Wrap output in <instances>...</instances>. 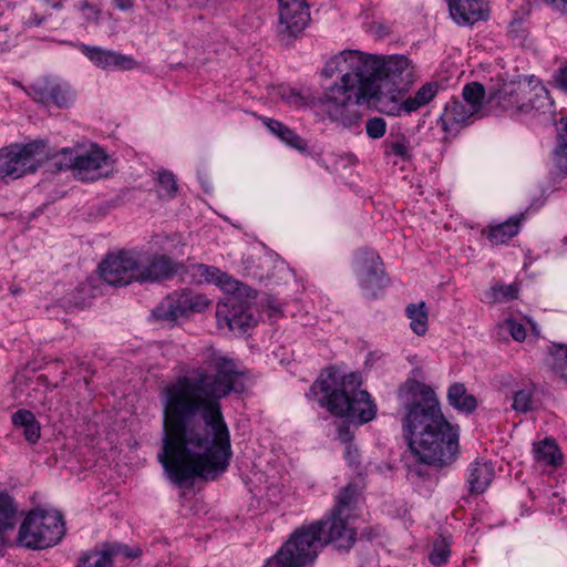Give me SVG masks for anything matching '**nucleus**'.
Masks as SVG:
<instances>
[{
  "label": "nucleus",
  "instance_id": "nucleus-11",
  "mask_svg": "<svg viewBox=\"0 0 567 567\" xmlns=\"http://www.w3.org/2000/svg\"><path fill=\"white\" fill-rule=\"evenodd\" d=\"M256 291L245 285H238L236 291L224 298L217 305V317H223L229 329H245L254 323V318L247 313V300L255 299Z\"/></svg>",
  "mask_w": 567,
  "mask_h": 567
},
{
  "label": "nucleus",
  "instance_id": "nucleus-38",
  "mask_svg": "<svg viewBox=\"0 0 567 567\" xmlns=\"http://www.w3.org/2000/svg\"><path fill=\"white\" fill-rule=\"evenodd\" d=\"M499 332H508L514 340L524 341L526 337L525 328L522 323L513 319H506L498 324Z\"/></svg>",
  "mask_w": 567,
  "mask_h": 567
},
{
  "label": "nucleus",
  "instance_id": "nucleus-31",
  "mask_svg": "<svg viewBox=\"0 0 567 567\" xmlns=\"http://www.w3.org/2000/svg\"><path fill=\"white\" fill-rule=\"evenodd\" d=\"M534 76H530L528 81L529 87V97L528 103L529 106H550L554 104V101L549 96L548 90L540 83L532 86Z\"/></svg>",
  "mask_w": 567,
  "mask_h": 567
},
{
  "label": "nucleus",
  "instance_id": "nucleus-6",
  "mask_svg": "<svg viewBox=\"0 0 567 567\" xmlns=\"http://www.w3.org/2000/svg\"><path fill=\"white\" fill-rule=\"evenodd\" d=\"M322 547L320 526L310 524L297 529L265 567H305L317 558Z\"/></svg>",
  "mask_w": 567,
  "mask_h": 567
},
{
  "label": "nucleus",
  "instance_id": "nucleus-32",
  "mask_svg": "<svg viewBox=\"0 0 567 567\" xmlns=\"http://www.w3.org/2000/svg\"><path fill=\"white\" fill-rule=\"evenodd\" d=\"M534 393L530 388L517 390L513 393L512 409L519 413H527L534 410Z\"/></svg>",
  "mask_w": 567,
  "mask_h": 567
},
{
  "label": "nucleus",
  "instance_id": "nucleus-10",
  "mask_svg": "<svg viewBox=\"0 0 567 567\" xmlns=\"http://www.w3.org/2000/svg\"><path fill=\"white\" fill-rule=\"evenodd\" d=\"M209 306L204 295L183 290L165 297L153 310L156 320L176 322L181 318H187L194 312H202Z\"/></svg>",
  "mask_w": 567,
  "mask_h": 567
},
{
  "label": "nucleus",
  "instance_id": "nucleus-48",
  "mask_svg": "<svg viewBox=\"0 0 567 567\" xmlns=\"http://www.w3.org/2000/svg\"><path fill=\"white\" fill-rule=\"evenodd\" d=\"M547 3L551 4L555 9L563 13H567V0H546Z\"/></svg>",
  "mask_w": 567,
  "mask_h": 567
},
{
  "label": "nucleus",
  "instance_id": "nucleus-24",
  "mask_svg": "<svg viewBox=\"0 0 567 567\" xmlns=\"http://www.w3.org/2000/svg\"><path fill=\"white\" fill-rule=\"evenodd\" d=\"M535 460L546 465L557 466L561 463L563 455L551 439H545L534 445Z\"/></svg>",
  "mask_w": 567,
  "mask_h": 567
},
{
  "label": "nucleus",
  "instance_id": "nucleus-19",
  "mask_svg": "<svg viewBox=\"0 0 567 567\" xmlns=\"http://www.w3.org/2000/svg\"><path fill=\"white\" fill-rule=\"evenodd\" d=\"M11 422L14 427L23 430L25 441L34 444L41 436V426L35 415L24 409H20L11 415Z\"/></svg>",
  "mask_w": 567,
  "mask_h": 567
},
{
  "label": "nucleus",
  "instance_id": "nucleus-13",
  "mask_svg": "<svg viewBox=\"0 0 567 567\" xmlns=\"http://www.w3.org/2000/svg\"><path fill=\"white\" fill-rule=\"evenodd\" d=\"M30 90L29 94L39 103L63 106L64 104L75 102V92L71 86L56 79H39L31 85Z\"/></svg>",
  "mask_w": 567,
  "mask_h": 567
},
{
  "label": "nucleus",
  "instance_id": "nucleus-15",
  "mask_svg": "<svg viewBox=\"0 0 567 567\" xmlns=\"http://www.w3.org/2000/svg\"><path fill=\"white\" fill-rule=\"evenodd\" d=\"M449 10L457 24H473L488 17L484 0H449Z\"/></svg>",
  "mask_w": 567,
  "mask_h": 567
},
{
  "label": "nucleus",
  "instance_id": "nucleus-18",
  "mask_svg": "<svg viewBox=\"0 0 567 567\" xmlns=\"http://www.w3.org/2000/svg\"><path fill=\"white\" fill-rule=\"evenodd\" d=\"M482 109H444L440 123L444 131H453L472 123V118L481 117Z\"/></svg>",
  "mask_w": 567,
  "mask_h": 567
},
{
  "label": "nucleus",
  "instance_id": "nucleus-50",
  "mask_svg": "<svg viewBox=\"0 0 567 567\" xmlns=\"http://www.w3.org/2000/svg\"><path fill=\"white\" fill-rule=\"evenodd\" d=\"M37 382L38 384L40 385H43L45 388H56L58 386V383H54V384H51L48 380V377L47 375H40L38 379H37Z\"/></svg>",
  "mask_w": 567,
  "mask_h": 567
},
{
  "label": "nucleus",
  "instance_id": "nucleus-54",
  "mask_svg": "<svg viewBox=\"0 0 567 567\" xmlns=\"http://www.w3.org/2000/svg\"><path fill=\"white\" fill-rule=\"evenodd\" d=\"M48 410H52L53 409V404L51 403V401H48L47 399H44L43 403H42Z\"/></svg>",
  "mask_w": 567,
  "mask_h": 567
},
{
  "label": "nucleus",
  "instance_id": "nucleus-51",
  "mask_svg": "<svg viewBox=\"0 0 567 567\" xmlns=\"http://www.w3.org/2000/svg\"><path fill=\"white\" fill-rule=\"evenodd\" d=\"M305 0H278L279 8L289 6L291 8L292 3H302Z\"/></svg>",
  "mask_w": 567,
  "mask_h": 567
},
{
  "label": "nucleus",
  "instance_id": "nucleus-37",
  "mask_svg": "<svg viewBox=\"0 0 567 567\" xmlns=\"http://www.w3.org/2000/svg\"><path fill=\"white\" fill-rule=\"evenodd\" d=\"M449 543L445 538H440L434 543L433 551L431 553L430 560L433 565H442L447 561L450 556Z\"/></svg>",
  "mask_w": 567,
  "mask_h": 567
},
{
  "label": "nucleus",
  "instance_id": "nucleus-8",
  "mask_svg": "<svg viewBox=\"0 0 567 567\" xmlns=\"http://www.w3.org/2000/svg\"><path fill=\"white\" fill-rule=\"evenodd\" d=\"M54 165L60 171L72 169L81 181L93 182L109 175L107 156L96 146L83 153L63 148L61 154L54 157Z\"/></svg>",
  "mask_w": 567,
  "mask_h": 567
},
{
  "label": "nucleus",
  "instance_id": "nucleus-43",
  "mask_svg": "<svg viewBox=\"0 0 567 567\" xmlns=\"http://www.w3.org/2000/svg\"><path fill=\"white\" fill-rule=\"evenodd\" d=\"M30 378L24 372H19L13 379L12 396L14 400H21L29 386Z\"/></svg>",
  "mask_w": 567,
  "mask_h": 567
},
{
  "label": "nucleus",
  "instance_id": "nucleus-57",
  "mask_svg": "<svg viewBox=\"0 0 567 567\" xmlns=\"http://www.w3.org/2000/svg\"><path fill=\"white\" fill-rule=\"evenodd\" d=\"M62 374H63V375H62V380H65V377H66L68 372H66V371H63V373H62Z\"/></svg>",
  "mask_w": 567,
  "mask_h": 567
},
{
  "label": "nucleus",
  "instance_id": "nucleus-42",
  "mask_svg": "<svg viewBox=\"0 0 567 567\" xmlns=\"http://www.w3.org/2000/svg\"><path fill=\"white\" fill-rule=\"evenodd\" d=\"M385 121L381 117H372L367 122V133L371 138H380L385 133Z\"/></svg>",
  "mask_w": 567,
  "mask_h": 567
},
{
  "label": "nucleus",
  "instance_id": "nucleus-59",
  "mask_svg": "<svg viewBox=\"0 0 567 567\" xmlns=\"http://www.w3.org/2000/svg\"><path fill=\"white\" fill-rule=\"evenodd\" d=\"M188 1H189L190 4L195 3V1H193V0H188Z\"/></svg>",
  "mask_w": 567,
  "mask_h": 567
},
{
  "label": "nucleus",
  "instance_id": "nucleus-23",
  "mask_svg": "<svg viewBox=\"0 0 567 567\" xmlns=\"http://www.w3.org/2000/svg\"><path fill=\"white\" fill-rule=\"evenodd\" d=\"M405 315L410 319V328L417 336H424L427 331L429 315L424 301L410 303L405 308Z\"/></svg>",
  "mask_w": 567,
  "mask_h": 567
},
{
  "label": "nucleus",
  "instance_id": "nucleus-26",
  "mask_svg": "<svg viewBox=\"0 0 567 567\" xmlns=\"http://www.w3.org/2000/svg\"><path fill=\"white\" fill-rule=\"evenodd\" d=\"M17 505L13 498L4 492H0V526L2 529L12 530L17 524Z\"/></svg>",
  "mask_w": 567,
  "mask_h": 567
},
{
  "label": "nucleus",
  "instance_id": "nucleus-56",
  "mask_svg": "<svg viewBox=\"0 0 567 567\" xmlns=\"http://www.w3.org/2000/svg\"><path fill=\"white\" fill-rule=\"evenodd\" d=\"M389 115H399V112H388Z\"/></svg>",
  "mask_w": 567,
  "mask_h": 567
},
{
  "label": "nucleus",
  "instance_id": "nucleus-45",
  "mask_svg": "<svg viewBox=\"0 0 567 567\" xmlns=\"http://www.w3.org/2000/svg\"><path fill=\"white\" fill-rule=\"evenodd\" d=\"M557 87L567 93V66L559 69L555 75Z\"/></svg>",
  "mask_w": 567,
  "mask_h": 567
},
{
  "label": "nucleus",
  "instance_id": "nucleus-52",
  "mask_svg": "<svg viewBox=\"0 0 567 567\" xmlns=\"http://www.w3.org/2000/svg\"><path fill=\"white\" fill-rule=\"evenodd\" d=\"M48 3L51 4L53 9H59L62 7V0H45Z\"/></svg>",
  "mask_w": 567,
  "mask_h": 567
},
{
  "label": "nucleus",
  "instance_id": "nucleus-7",
  "mask_svg": "<svg viewBox=\"0 0 567 567\" xmlns=\"http://www.w3.org/2000/svg\"><path fill=\"white\" fill-rule=\"evenodd\" d=\"M64 534V524L59 512L32 511L22 522L18 543L32 549L55 545Z\"/></svg>",
  "mask_w": 567,
  "mask_h": 567
},
{
  "label": "nucleus",
  "instance_id": "nucleus-34",
  "mask_svg": "<svg viewBox=\"0 0 567 567\" xmlns=\"http://www.w3.org/2000/svg\"><path fill=\"white\" fill-rule=\"evenodd\" d=\"M518 287L516 284L512 285H495L491 289V298L494 302H504L517 298Z\"/></svg>",
  "mask_w": 567,
  "mask_h": 567
},
{
  "label": "nucleus",
  "instance_id": "nucleus-55",
  "mask_svg": "<svg viewBox=\"0 0 567 567\" xmlns=\"http://www.w3.org/2000/svg\"><path fill=\"white\" fill-rule=\"evenodd\" d=\"M85 8H87V9H90V10L94 11V13H95V14H97V13H99V11L94 10V9H93V7H92V6H90V4H87V3H85Z\"/></svg>",
  "mask_w": 567,
  "mask_h": 567
},
{
  "label": "nucleus",
  "instance_id": "nucleus-47",
  "mask_svg": "<svg viewBox=\"0 0 567 567\" xmlns=\"http://www.w3.org/2000/svg\"><path fill=\"white\" fill-rule=\"evenodd\" d=\"M113 3L116 9L121 11H127L133 8L134 0H113Z\"/></svg>",
  "mask_w": 567,
  "mask_h": 567
},
{
  "label": "nucleus",
  "instance_id": "nucleus-49",
  "mask_svg": "<svg viewBox=\"0 0 567 567\" xmlns=\"http://www.w3.org/2000/svg\"><path fill=\"white\" fill-rule=\"evenodd\" d=\"M563 124L561 128H559V140L567 141V116L560 120Z\"/></svg>",
  "mask_w": 567,
  "mask_h": 567
},
{
  "label": "nucleus",
  "instance_id": "nucleus-33",
  "mask_svg": "<svg viewBox=\"0 0 567 567\" xmlns=\"http://www.w3.org/2000/svg\"><path fill=\"white\" fill-rule=\"evenodd\" d=\"M551 367L564 380L567 381V348L554 346L551 351Z\"/></svg>",
  "mask_w": 567,
  "mask_h": 567
},
{
  "label": "nucleus",
  "instance_id": "nucleus-21",
  "mask_svg": "<svg viewBox=\"0 0 567 567\" xmlns=\"http://www.w3.org/2000/svg\"><path fill=\"white\" fill-rule=\"evenodd\" d=\"M462 96L470 106H483L484 102L492 103L498 96V92H486L482 83L473 81L464 85Z\"/></svg>",
  "mask_w": 567,
  "mask_h": 567
},
{
  "label": "nucleus",
  "instance_id": "nucleus-28",
  "mask_svg": "<svg viewBox=\"0 0 567 567\" xmlns=\"http://www.w3.org/2000/svg\"><path fill=\"white\" fill-rule=\"evenodd\" d=\"M97 296V288L92 281L81 284L68 299L69 306L83 309L87 306L90 299Z\"/></svg>",
  "mask_w": 567,
  "mask_h": 567
},
{
  "label": "nucleus",
  "instance_id": "nucleus-14",
  "mask_svg": "<svg viewBox=\"0 0 567 567\" xmlns=\"http://www.w3.org/2000/svg\"><path fill=\"white\" fill-rule=\"evenodd\" d=\"M310 12L306 2L279 8V32L289 38L297 37L309 23Z\"/></svg>",
  "mask_w": 567,
  "mask_h": 567
},
{
  "label": "nucleus",
  "instance_id": "nucleus-44",
  "mask_svg": "<svg viewBox=\"0 0 567 567\" xmlns=\"http://www.w3.org/2000/svg\"><path fill=\"white\" fill-rule=\"evenodd\" d=\"M218 272H219L218 269L214 268V267H208V266H205V265H198L197 266V274L200 277H204L205 280H207V281H212V280L217 279Z\"/></svg>",
  "mask_w": 567,
  "mask_h": 567
},
{
  "label": "nucleus",
  "instance_id": "nucleus-4",
  "mask_svg": "<svg viewBox=\"0 0 567 567\" xmlns=\"http://www.w3.org/2000/svg\"><path fill=\"white\" fill-rule=\"evenodd\" d=\"M104 282L122 287L137 282L164 280L177 271V265L166 255L148 257L144 252L122 250L109 255L99 266Z\"/></svg>",
  "mask_w": 567,
  "mask_h": 567
},
{
  "label": "nucleus",
  "instance_id": "nucleus-16",
  "mask_svg": "<svg viewBox=\"0 0 567 567\" xmlns=\"http://www.w3.org/2000/svg\"><path fill=\"white\" fill-rule=\"evenodd\" d=\"M359 275L362 288L371 298L377 297L378 290L383 288L388 281L380 258L372 252L364 258Z\"/></svg>",
  "mask_w": 567,
  "mask_h": 567
},
{
  "label": "nucleus",
  "instance_id": "nucleus-12",
  "mask_svg": "<svg viewBox=\"0 0 567 567\" xmlns=\"http://www.w3.org/2000/svg\"><path fill=\"white\" fill-rule=\"evenodd\" d=\"M320 526V536L326 545H333L337 549L349 550L355 543V527L352 518L331 513L327 519L316 522Z\"/></svg>",
  "mask_w": 567,
  "mask_h": 567
},
{
  "label": "nucleus",
  "instance_id": "nucleus-53",
  "mask_svg": "<svg viewBox=\"0 0 567 567\" xmlns=\"http://www.w3.org/2000/svg\"><path fill=\"white\" fill-rule=\"evenodd\" d=\"M340 437H341L343 441L349 440V439H350V436H349V432H348V431H344V432H343L342 430H340Z\"/></svg>",
  "mask_w": 567,
  "mask_h": 567
},
{
  "label": "nucleus",
  "instance_id": "nucleus-29",
  "mask_svg": "<svg viewBox=\"0 0 567 567\" xmlns=\"http://www.w3.org/2000/svg\"><path fill=\"white\" fill-rule=\"evenodd\" d=\"M357 491L349 484L342 488L337 497V503L331 513L343 515L351 518V513L354 507Z\"/></svg>",
  "mask_w": 567,
  "mask_h": 567
},
{
  "label": "nucleus",
  "instance_id": "nucleus-40",
  "mask_svg": "<svg viewBox=\"0 0 567 567\" xmlns=\"http://www.w3.org/2000/svg\"><path fill=\"white\" fill-rule=\"evenodd\" d=\"M346 109H331L329 116L333 121H339L346 127H352L358 123V115L355 113L351 115H344Z\"/></svg>",
  "mask_w": 567,
  "mask_h": 567
},
{
  "label": "nucleus",
  "instance_id": "nucleus-36",
  "mask_svg": "<svg viewBox=\"0 0 567 567\" xmlns=\"http://www.w3.org/2000/svg\"><path fill=\"white\" fill-rule=\"evenodd\" d=\"M157 183L164 190V196L173 197L177 192V184L175 176L167 169L157 172Z\"/></svg>",
  "mask_w": 567,
  "mask_h": 567
},
{
  "label": "nucleus",
  "instance_id": "nucleus-1",
  "mask_svg": "<svg viewBox=\"0 0 567 567\" xmlns=\"http://www.w3.org/2000/svg\"><path fill=\"white\" fill-rule=\"evenodd\" d=\"M215 375L197 371L162 392L163 434L157 454L168 478L182 486L195 478L215 480L231 457L230 434L219 400L243 391L233 361L213 358Z\"/></svg>",
  "mask_w": 567,
  "mask_h": 567
},
{
  "label": "nucleus",
  "instance_id": "nucleus-39",
  "mask_svg": "<svg viewBox=\"0 0 567 567\" xmlns=\"http://www.w3.org/2000/svg\"><path fill=\"white\" fill-rule=\"evenodd\" d=\"M553 161L560 172L567 174V141L560 140L558 147L554 151Z\"/></svg>",
  "mask_w": 567,
  "mask_h": 567
},
{
  "label": "nucleus",
  "instance_id": "nucleus-46",
  "mask_svg": "<svg viewBox=\"0 0 567 567\" xmlns=\"http://www.w3.org/2000/svg\"><path fill=\"white\" fill-rule=\"evenodd\" d=\"M265 123L269 127V130L277 136H279L281 134V132L287 127L282 123L270 120V118H268Z\"/></svg>",
  "mask_w": 567,
  "mask_h": 567
},
{
  "label": "nucleus",
  "instance_id": "nucleus-41",
  "mask_svg": "<svg viewBox=\"0 0 567 567\" xmlns=\"http://www.w3.org/2000/svg\"><path fill=\"white\" fill-rule=\"evenodd\" d=\"M279 137L285 142L287 143L288 145H290L291 147L300 151V152H303L306 151L307 148V144L305 143V141L298 136L293 131H291L290 128L286 127L281 134L279 135Z\"/></svg>",
  "mask_w": 567,
  "mask_h": 567
},
{
  "label": "nucleus",
  "instance_id": "nucleus-3",
  "mask_svg": "<svg viewBox=\"0 0 567 567\" xmlns=\"http://www.w3.org/2000/svg\"><path fill=\"white\" fill-rule=\"evenodd\" d=\"M399 401L405 410L404 436L416 461L440 468L451 465L458 453V432L443 415L434 391L409 380L399 389Z\"/></svg>",
  "mask_w": 567,
  "mask_h": 567
},
{
  "label": "nucleus",
  "instance_id": "nucleus-58",
  "mask_svg": "<svg viewBox=\"0 0 567 567\" xmlns=\"http://www.w3.org/2000/svg\"><path fill=\"white\" fill-rule=\"evenodd\" d=\"M408 113L411 112L413 109L412 107H409V109H404Z\"/></svg>",
  "mask_w": 567,
  "mask_h": 567
},
{
  "label": "nucleus",
  "instance_id": "nucleus-35",
  "mask_svg": "<svg viewBox=\"0 0 567 567\" xmlns=\"http://www.w3.org/2000/svg\"><path fill=\"white\" fill-rule=\"evenodd\" d=\"M111 559L114 557H124L126 559H134L141 556L142 549L140 547L130 548L126 545L114 544V545H104Z\"/></svg>",
  "mask_w": 567,
  "mask_h": 567
},
{
  "label": "nucleus",
  "instance_id": "nucleus-22",
  "mask_svg": "<svg viewBox=\"0 0 567 567\" xmlns=\"http://www.w3.org/2000/svg\"><path fill=\"white\" fill-rule=\"evenodd\" d=\"M520 217H511L508 220L496 226H489L487 237L494 245L507 243L518 234Z\"/></svg>",
  "mask_w": 567,
  "mask_h": 567
},
{
  "label": "nucleus",
  "instance_id": "nucleus-9",
  "mask_svg": "<svg viewBox=\"0 0 567 567\" xmlns=\"http://www.w3.org/2000/svg\"><path fill=\"white\" fill-rule=\"evenodd\" d=\"M49 154L43 142H31L0 150V166L6 177L19 178L33 173L47 161Z\"/></svg>",
  "mask_w": 567,
  "mask_h": 567
},
{
  "label": "nucleus",
  "instance_id": "nucleus-25",
  "mask_svg": "<svg viewBox=\"0 0 567 567\" xmlns=\"http://www.w3.org/2000/svg\"><path fill=\"white\" fill-rule=\"evenodd\" d=\"M447 399L452 406L471 412L476 408V400L473 395L467 394L462 383H454L449 388Z\"/></svg>",
  "mask_w": 567,
  "mask_h": 567
},
{
  "label": "nucleus",
  "instance_id": "nucleus-5",
  "mask_svg": "<svg viewBox=\"0 0 567 567\" xmlns=\"http://www.w3.org/2000/svg\"><path fill=\"white\" fill-rule=\"evenodd\" d=\"M361 377L349 373L341 377L334 368L327 370V375L316 381L313 388L324 393L327 409L337 416H347L360 424L371 421L375 416V405L370 394L360 390Z\"/></svg>",
  "mask_w": 567,
  "mask_h": 567
},
{
  "label": "nucleus",
  "instance_id": "nucleus-2",
  "mask_svg": "<svg viewBox=\"0 0 567 567\" xmlns=\"http://www.w3.org/2000/svg\"><path fill=\"white\" fill-rule=\"evenodd\" d=\"M321 74L328 79L341 75V79L326 87L320 97H316L308 87L298 90L284 84L270 86L267 102L300 106L317 103L330 106H423L433 100L439 90L436 82H430L421 86L414 96L409 95L413 72L405 55L384 58L344 50L326 62Z\"/></svg>",
  "mask_w": 567,
  "mask_h": 567
},
{
  "label": "nucleus",
  "instance_id": "nucleus-30",
  "mask_svg": "<svg viewBox=\"0 0 567 567\" xmlns=\"http://www.w3.org/2000/svg\"><path fill=\"white\" fill-rule=\"evenodd\" d=\"M383 146L384 155L386 157L398 156L403 161L411 159V146L404 136H396L394 138L386 140Z\"/></svg>",
  "mask_w": 567,
  "mask_h": 567
},
{
  "label": "nucleus",
  "instance_id": "nucleus-20",
  "mask_svg": "<svg viewBox=\"0 0 567 567\" xmlns=\"http://www.w3.org/2000/svg\"><path fill=\"white\" fill-rule=\"evenodd\" d=\"M494 477V467L491 463L476 461L471 465L468 476L470 491L472 493H483L491 484Z\"/></svg>",
  "mask_w": 567,
  "mask_h": 567
},
{
  "label": "nucleus",
  "instance_id": "nucleus-27",
  "mask_svg": "<svg viewBox=\"0 0 567 567\" xmlns=\"http://www.w3.org/2000/svg\"><path fill=\"white\" fill-rule=\"evenodd\" d=\"M76 567H113V561L103 546L101 549L84 553L79 558Z\"/></svg>",
  "mask_w": 567,
  "mask_h": 567
},
{
  "label": "nucleus",
  "instance_id": "nucleus-17",
  "mask_svg": "<svg viewBox=\"0 0 567 567\" xmlns=\"http://www.w3.org/2000/svg\"><path fill=\"white\" fill-rule=\"evenodd\" d=\"M82 53L89 58L96 66L102 69L117 68L121 70H130L134 68V60L127 55L105 50L100 47H90L83 44Z\"/></svg>",
  "mask_w": 567,
  "mask_h": 567
}]
</instances>
